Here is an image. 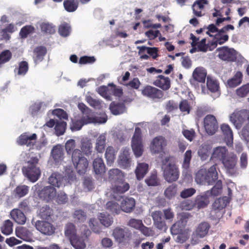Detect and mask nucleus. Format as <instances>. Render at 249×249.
Returning <instances> with one entry per match:
<instances>
[{
	"mask_svg": "<svg viewBox=\"0 0 249 249\" xmlns=\"http://www.w3.org/2000/svg\"><path fill=\"white\" fill-rule=\"evenodd\" d=\"M163 175L164 179L168 182L177 180L179 178L178 168L175 163H168L162 166Z\"/></svg>",
	"mask_w": 249,
	"mask_h": 249,
	"instance_id": "39448f33",
	"label": "nucleus"
},
{
	"mask_svg": "<svg viewBox=\"0 0 249 249\" xmlns=\"http://www.w3.org/2000/svg\"><path fill=\"white\" fill-rule=\"evenodd\" d=\"M195 207L194 201L192 200H186L180 204V208L182 210L190 211Z\"/></svg>",
	"mask_w": 249,
	"mask_h": 249,
	"instance_id": "69168bd1",
	"label": "nucleus"
},
{
	"mask_svg": "<svg viewBox=\"0 0 249 249\" xmlns=\"http://www.w3.org/2000/svg\"><path fill=\"white\" fill-rule=\"evenodd\" d=\"M192 158V152L191 150H187L184 154L183 160L182 163L183 174L186 175L190 172L191 160Z\"/></svg>",
	"mask_w": 249,
	"mask_h": 249,
	"instance_id": "393cba45",
	"label": "nucleus"
},
{
	"mask_svg": "<svg viewBox=\"0 0 249 249\" xmlns=\"http://www.w3.org/2000/svg\"><path fill=\"white\" fill-rule=\"evenodd\" d=\"M41 183H37L33 189L36 192L38 196L47 201L52 200L56 196V191L55 189L51 186L44 187L42 189Z\"/></svg>",
	"mask_w": 249,
	"mask_h": 249,
	"instance_id": "423d86ee",
	"label": "nucleus"
},
{
	"mask_svg": "<svg viewBox=\"0 0 249 249\" xmlns=\"http://www.w3.org/2000/svg\"><path fill=\"white\" fill-rule=\"evenodd\" d=\"M106 137L105 134L100 135L96 139L95 149L98 152L103 153L105 149Z\"/></svg>",
	"mask_w": 249,
	"mask_h": 249,
	"instance_id": "4c0bfd02",
	"label": "nucleus"
},
{
	"mask_svg": "<svg viewBox=\"0 0 249 249\" xmlns=\"http://www.w3.org/2000/svg\"><path fill=\"white\" fill-rule=\"evenodd\" d=\"M182 133L185 138L190 142H192L196 136V133L193 129H183Z\"/></svg>",
	"mask_w": 249,
	"mask_h": 249,
	"instance_id": "338daca9",
	"label": "nucleus"
},
{
	"mask_svg": "<svg viewBox=\"0 0 249 249\" xmlns=\"http://www.w3.org/2000/svg\"><path fill=\"white\" fill-rule=\"evenodd\" d=\"M29 69V65L27 62L22 61L18 64V74L24 75L26 74Z\"/></svg>",
	"mask_w": 249,
	"mask_h": 249,
	"instance_id": "bf43d9fd",
	"label": "nucleus"
},
{
	"mask_svg": "<svg viewBox=\"0 0 249 249\" xmlns=\"http://www.w3.org/2000/svg\"><path fill=\"white\" fill-rule=\"evenodd\" d=\"M118 163L123 168H126L130 166V158L129 150L124 149L119 156Z\"/></svg>",
	"mask_w": 249,
	"mask_h": 249,
	"instance_id": "5701e85b",
	"label": "nucleus"
},
{
	"mask_svg": "<svg viewBox=\"0 0 249 249\" xmlns=\"http://www.w3.org/2000/svg\"><path fill=\"white\" fill-rule=\"evenodd\" d=\"M70 242L75 249H84L86 247L83 238L77 235L71 239Z\"/></svg>",
	"mask_w": 249,
	"mask_h": 249,
	"instance_id": "de8ad7c7",
	"label": "nucleus"
},
{
	"mask_svg": "<svg viewBox=\"0 0 249 249\" xmlns=\"http://www.w3.org/2000/svg\"><path fill=\"white\" fill-rule=\"evenodd\" d=\"M47 53V49L44 46H38L33 51V59L35 63L40 62L44 59Z\"/></svg>",
	"mask_w": 249,
	"mask_h": 249,
	"instance_id": "a878e982",
	"label": "nucleus"
},
{
	"mask_svg": "<svg viewBox=\"0 0 249 249\" xmlns=\"http://www.w3.org/2000/svg\"><path fill=\"white\" fill-rule=\"evenodd\" d=\"M209 191H206L197 196L194 201L195 207L199 209L206 207L209 203Z\"/></svg>",
	"mask_w": 249,
	"mask_h": 249,
	"instance_id": "f3484780",
	"label": "nucleus"
},
{
	"mask_svg": "<svg viewBox=\"0 0 249 249\" xmlns=\"http://www.w3.org/2000/svg\"><path fill=\"white\" fill-rule=\"evenodd\" d=\"M98 218L101 223L106 227H109L113 222L112 217L110 214L105 213H100Z\"/></svg>",
	"mask_w": 249,
	"mask_h": 249,
	"instance_id": "79ce46f5",
	"label": "nucleus"
},
{
	"mask_svg": "<svg viewBox=\"0 0 249 249\" xmlns=\"http://www.w3.org/2000/svg\"><path fill=\"white\" fill-rule=\"evenodd\" d=\"M209 154L208 147L206 145L200 146L198 150V155L202 160H206L209 157Z\"/></svg>",
	"mask_w": 249,
	"mask_h": 249,
	"instance_id": "680f3d73",
	"label": "nucleus"
},
{
	"mask_svg": "<svg viewBox=\"0 0 249 249\" xmlns=\"http://www.w3.org/2000/svg\"><path fill=\"white\" fill-rule=\"evenodd\" d=\"M206 76L207 71L202 68H196L193 73L194 79L199 83H204Z\"/></svg>",
	"mask_w": 249,
	"mask_h": 249,
	"instance_id": "c85d7f7f",
	"label": "nucleus"
},
{
	"mask_svg": "<svg viewBox=\"0 0 249 249\" xmlns=\"http://www.w3.org/2000/svg\"><path fill=\"white\" fill-rule=\"evenodd\" d=\"M109 109L112 114L117 115L125 111V106L124 103L112 102L109 105Z\"/></svg>",
	"mask_w": 249,
	"mask_h": 249,
	"instance_id": "7c9ffc66",
	"label": "nucleus"
},
{
	"mask_svg": "<svg viewBox=\"0 0 249 249\" xmlns=\"http://www.w3.org/2000/svg\"><path fill=\"white\" fill-rule=\"evenodd\" d=\"M192 217V215L191 213L187 212H182L178 214V221L186 227L189 219Z\"/></svg>",
	"mask_w": 249,
	"mask_h": 249,
	"instance_id": "052dcab7",
	"label": "nucleus"
},
{
	"mask_svg": "<svg viewBox=\"0 0 249 249\" xmlns=\"http://www.w3.org/2000/svg\"><path fill=\"white\" fill-rule=\"evenodd\" d=\"M81 149L86 155L91 154L92 149V145L91 140L85 139L81 141Z\"/></svg>",
	"mask_w": 249,
	"mask_h": 249,
	"instance_id": "c03bdc74",
	"label": "nucleus"
},
{
	"mask_svg": "<svg viewBox=\"0 0 249 249\" xmlns=\"http://www.w3.org/2000/svg\"><path fill=\"white\" fill-rule=\"evenodd\" d=\"M216 51L219 52V58L223 60L233 62L237 59V53L233 49L223 46L218 48Z\"/></svg>",
	"mask_w": 249,
	"mask_h": 249,
	"instance_id": "9d476101",
	"label": "nucleus"
},
{
	"mask_svg": "<svg viewBox=\"0 0 249 249\" xmlns=\"http://www.w3.org/2000/svg\"><path fill=\"white\" fill-rule=\"evenodd\" d=\"M221 162L229 174L231 176L236 174L235 166L237 163V157L235 155H228Z\"/></svg>",
	"mask_w": 249,
	"mask_h": 249,
	"instance_id": "f8f14e48",
	"label": "nucleus"
},
{
	"mask_svg": "<svg viewBox=\"0 0 249 249\" xmlns=\"http://www.w3.org/2000/svg\"><path fill=\"white\" fill-rule=\"evenodd\" d=\"M93 167L96 174H102L105 172V165L101 158H97L94 160Z\"/></svg>",
	"mask_w": 249,
	"mask_h": 249,
	"instance_id": "72a5a7b5",
	"label": "nucleus"
},
{
	"mask_svg": "<svg viewBox=\"0 0 249 249\" xmlns=\"http://www.w3.org/2000/svg\"><path fill=\"white\" fill-rule=\"evenodd\" d=\"M51 155L55 162H58L62 160L64 158L63 147L60 144L53 146L51 151Z\"/></svg>",
	"mask_w": 249,
	"mask_h": 249,
	"instance_id": "bb28decb",
	"label": "nucleus"
},
{
	"mask_svg": "<svg viewBox=\"0 0 249 249\" xmlns=\"http://www.w3.org/2000/svg\"><path fill=\"white\" fill-rule=\"evenodd\" d=\"M67 123L64 121H59L56 123L54 130L56 136H59L63 135L65 132Z\"/></svg>",
	"mask_w": 249,
	"mask_h": 249,
	"instance_id": "5fc2aeb1",
	"label": "nucleus"
},
{
	"mask_svg": "<svg viewBox=\"0 0 249 249\" xmlns=\"http://www.w3.org/2000/svg\"><path fill=\"white\" fill-rule=\"evenodd\" d=\"M106 209L113 214H118L121 210V206L113 201H108L106 203Z\"/></svg>",
	"mask_w": 249,
	"mask_h": 249,
	"instance_id": "09e8293b",
	"label": "nucleus"
},
{
	"mask_svg": "<svg viewBox=\"0 0 249 249\" xmlns=\"http://www.w3.org/2000/svg\"><path fill=\"white\" fill-rule=\"evenodd\" d=\"M36 139L37 135L36 134L34 133L31 135H29L28 133L26 132L22 134L19 137L18 142L20 145H26L30 148H33Z\"/></svg>",
	"mask_w": 249,
	"mask_h": 249,
	"instance_id": "4468645a",
	"label": "nucleus"
},
{
	"mask_svg": "<svg viewBox=\"0 0 249 249\" xmlns=\"http://www.w3.org/2000/svg\"><path fill=\"white\" fill-rule=\"evenodd\" d=\"M243 75L241 72L237 71L231 78L227 81V84L230 88H235L240 85L242 82Z\"/></svg>",
	"mask_w": 249,
	"mask_h": 249,
	"instance_id": "ea45409f",
	"label": "nucleus"
},
{
	"mask_svg": "<svg viewBox=\"0 0 249 249\" xmlns=\"http://www.w3.org/2000/svg\"><path fill=\"white\" fill-rule=\"evenodd\" d=\"M210 227V225L208 222H202L196 227L195 233L197 237L203 238L207 235Z\"/></svg>",
	"mask_w": 249,
	"mask_h": 249,
	"instance_id": "412c9836",
	"label": "nucleus"
},
{
	"mask_svg": "<svg viewBox=\"0 0 249 249\" xmlns=\"http://www.w3.org/2000/svg\"><path fill=\"white\" fill-rule=\"evenodd\" d=\"M53 214V210L49 206L42 207L39 211V215L42 219H49Z\"/></svg>",
	"mask_w": 249,
	"mask_h": 249,
	"instance_id": "603ef678",
	"label": "nucleus"
},
{
	"mask_svg": "<svg viewBox=\"0 0 249 249\" xmlns=\"http://www.w3.org/2000/svg\"><path fill=\"white\" fill-rule=\"evenodd\" d=\"M207 86L208 89L212 92H216L219 91V83L217 80L207 76Z\"/></svg>",
	"mask_w": 249,
	"mask_h": 249,
	"instance_id": "e433bc0d",
	"label": "nucleus"
},
{
	"mask_svg": "<svg viewBox=\"0 0 249 249\" xmlns=\"http://www.w3.org/2000/svg\"><path fill=\"white\" fill-rule=\"evenodd\" d=\"M177 186L176 185L172 184L167 187L164 191V195L168 199H171L177 193Z\"/></svg>",
	"mask_w": 249,
	"mask_h": 249,
	"instance_id": "13d9d810",
	"label": "nucleus"
},
{
	"mask_svg": "<svg viewBox=\"0 0 249 249\" xmlns=\"http://www.w3.org/2000/svg\"><path fill=\"white\" fill-rule=\"evenodd\" d=\"M249 93V83L245 85L236 90V94L241 97H244Z\"/></svg>",
	"mask_w": 249,
	"mask_h": 249,
	"instance_id": "774afa93",
	"label": "nucleus"
},
{
	"mask_svg": "<svg viewBox=\"0 0 249 249\" xmlns=\"http://www.w3.org/2000/svg\"><path fill=\"white\" fill-rule=\"evenodd\" d=\"M221 129L224 135V140L228 146H231L233 144L232 131L229 125L223 124L221 126Z\"/></svg>",
	"mask_w": 249,
	"mask_h": 249,
	"instance_id": "b1692460",
	"label": "nucleus"
},
{
	"mask_svg": "<svg viewBox=\"0 0 249 249\" xmlns=\"http://www.w3.org/2000/svg\"><path fill=\"white\" fill-rule=\"evenodd\" d=\"M153 84L163 90L169 89L171 87V81L169 77L162 75H158L154 81Z\"/></svg>",
	"mask_w": 249,
	"mask_h": 249,
	"instance_id": "a211bd4d",
	"label": "nucleus"
},
{
	"mask_svg": "<svg viewBox=\"0 0 249 249\" xmlns=\"http://www.w3.org/2000/svg\"><path fill=\"white\" fill-rule=\"evenodd\" d=\"M65 234L69 239L70 241L77 236L76 227L73 223H68L66 225Z\"/></svg>",
	"mask_w": 249,
	"mask_h": 249,
	"instance_id": "58836bf2",
	"label": "nucleus"
},
{
	"mask_svg": "<svg viewBox=\"0 0 249 249\" xmlns=\"http://www.w3.org/2000/svg\"><path fill=\"white\" fill-rule=\"evenodd\" d=\"M12 53L8 50L2 51L0 53V68L1 65L8 62L12 58Z\"/></svg>",
	"mask_w": 249,
	"mask_h": 249,
	"instance_id": "4d7b16f0",
	"label": "nucleus"
},
{
	"mask_svg": "<svg viewBox=\"0 0 249 249\" xmlns=\"http://www.w3.org/2000/svg\"><path fill=\"white\" fill-rule=\"evenodd\" d=\"M29 187L26 185L18 186L14 190L15 196L18 197H22L28 194Z\"/></svg>",
	"mask_w": 249,
	"mask_h": 249,
	"instance_id": "3c124183",
	"label": "nucleus"
},
{
	"mask_svg": "<svg viewBox=\"0 0 249 249\" xmlns=\"http://www.w3.org/2000/svg\"><path fill=\"white\" fill-rule=\"evenodd\" d=\"M142 94L154 100H159L163 97V91L155 87L147 85L142 90Z\"/></svg>",
	"mask_w": 249,
	"mask_h": 249,
	"instance_id": "9b49d317",
	"label": "nucleus"
},
{
	"mask_svg": "<svg viewBox=\"0 0 249 249\" xmlns=\"http://www.w3.org/2000/svg\"><path fill=\"white\" fill-rule=\"evenodd\" d=\"M230 200L229 198L227 196H224L216 199L213 203L212 207L214 210H221L224 209L229 203Z\"/></svg>",
	"mask_w": 249,
	"mask_h": 249,
	"instance_id": "f704fd0d",
	"label": "nucleus"
},
{
	"mask_svg": "<svg viewBox=\"0 0 249 249\" xmlns=\"http://www.w3.org/2000/svg\"><path fill=\"white\" fill-rule=\"evenodd\" d=\"M11 218L17 224L23 225L26 221L24 213L19 209H14L10 213Z\"/></svg>",
	"mask_w": 249,
	"mask_h": 249,
	"instance_id": "6ab92c4d",
	"label": "nucleus"
},
{
	"mask_svg": "<svg viewBox=\"0 0 249 249\" xmlns=\"http://www.w3.org/2000/svg\"><path fill=\"white\" fill-rule=\"evenodd\" d=\"M217 166V164H214L211 166L208 170L205 168L199 170L196 174V182L200 185L213 184L218 179Z\"/></svg>",
	"mask_w": 249,
	"mask_h": 249,
	"instance_id": "f03ea898",
	"label": "nucleus"
},
{
	"mask_svg": "<svg viewBox=\"0 0 249 249\" xmlns=\"http://www.w3.org/2000/svg\"><path fill=\"white\" fill-rule=\"evenodd\" d=\"M121 210L126 213L133 211L135 206V200L132 197H125L121 204Z\"/></svg>",
	"mask_w": 249,
	"mask_h": 249,
	"instance_id": "aec40b11",
	"label": "nucleus"
},
{
	"mask_svg": "<svg viewBox=\"0 0 249 249\" xmlns=\"http://www.w3.org/2000/svg\"><path fill=\"white\" fill-rule=\"evenodd\" d=\"M78 0H64L63 5L65 9L68 12H73L78 7Z\"/></svg>",
	"mask_w": 249,
	"mask_h": 249,
	"instance_id": "a19ab883",
	"label": "nucleus"
},
{
	"mask_svg": "<svg viewBox=\"0 0 249 249\" xmlns=\"http://www.w3.org/2000/svg\"><path fill=\"white\" fill-rule=\"evenodd\" d=\"M38 163L39 159L36 157H32L25 162L22 168L24 176L32 182L36 181L41 176Z\"/></svg>",
	"mask_w": 249,
	"mask_h": 249,
	"instance_id": "f257e3e1",
	"label": "nucleus"
},
{
	"mask_svg": "<svg viewBox=\"0 0 249 249\" xmlns=\"http://www.w3.org/2000/svg\"><path fill=\"white\" fill-rule=\"evenodd\" d=\"M36 229L45 235H51L55 231L54 227L50 223L44 221H37L35 224Z\"/></svg>",
	"mask_w": 249,
	"mask_h": 249,
	"instance_id": "2eb2a0df",
	"label": "nucleus"
},
{
	"mask_svg": "<svg viewBox=\"0 0 249 249\" xmlns=\"http://www.w3.org/2000/svg\"><path fill=\"white\" fill-rule=\"evenodd\" d=\"M185 228V226L177 221L171 226L170 229L171 233L172 235H178L177 239L180 240L181 236L180 235L184 233Z\"/></svg>",
	"mask_w": 249,
	"mask_h": 249,
	"instance_id": "2f4dec72",
	"label": "nucleus"
},
{
	"mask_svg": "<svg viewBox=\"0 0 249 249\" xmlns=\"http://www.w3.org/2000/svg\"><path fill=\"white\" fill-rule=\"evenodd\" d=\"M127 225L131 228L139 230L141 227L143 226V223L142 220L131 218L128 221Z\"/></svg>",
	"mask_w": 249,
	"mask_h": 249,
	"instance_id": "e2e57ef3",
	"label": "nucleus"
},
{
	"mask_svg": "<svg viewBox=\"0 0 249 249\" xmlns=\"http://www.w3.org/2000/svg\"><path fill=\"white\" fill-rule=\"evenodd\" d=\"M64 177L58 173H53L49 178V182L53 186L59 187L63 184Z\"/></svg>",
	"mask_w": 249,
	"mask_h": 249,
	"instance_id": "473e14b6",
	"label": "nucleus"
},
{
	"mask_svg": "<svg viewBox=\"0 0 249 249\" xmlns=\"http://www.w3.org/2000/svg\"><path fill=\"white\" fill-rule=\"evenodd\" d=\"M145 181L147 185L149 186H157L160 183L157 178V174L154 173L151 174V175L145 179Z\"/></svg>",
	"mask_w": 249,
	"mask_h": 249,
	"instance_id": "0e129e2a",
	"label": "nucleus"
},
{
	"mask_svg": "<svg viewBox=\"0 0 249 249\" xmlns=\"http://www.w3.org/2000/svg\"><path fill=\"white\" fill-rule=\"evenodd\" d=\"M203 124L206 132L209 135H213L218 130V122L213 115H206L203 119Z\"/></svg>",
	"mask_w": 249,
	"mask_h": 249,
	"instance_id": "6e6552de",
	"label": "nucleus"
},
{
	"mask_svg": "<svg viewBox=\"0 0 249 249\" xmlns=\"http://www.w3.org/2000/svg\"><path fill=\"white\" fill-rule=\"evenodd\" d=\"M208 3L207 0H196L192 5L193 13L196 17H200L205 15L202 10L204 8V5Z\"/></svg>",
	"mask_w": 249,
	"mask_h": 249,
	"instance_id": "4be33fe9",
	"label": "nucleus"
},
{
	"mask_svg": "<svg viewBox=\"0 0 249 249\" xmlns=\"http://www.w3.org/2000/svg\"><path fill=\"white\" fill-rule=\"evenodd\" d=\"M116 157V152L112 146H108L106 150L105 158L107 164H111L113 163Z\"/></svg>",
	"mask_w": 249,
	"mask_h": 249,
	"instance_id": "49530a36",
	"label": "nucleus"
},
{
	"mask_svg": "<svg viewBox=\"0 0 249 249\" xmlns=\"http://www.w3.org/2000/svg\"><path fill=\"white\" fill-rule=\"evenodd\" d=\"M227 156L228 150L226 147H217L214 149L211 158L222 161Z\"/></svg>",
	"mask_w": 249,
	"mask_h": 249,
	"instance_id": "cd10ccee",
	"label": "nucleus"
},
{
	"mask_svg": "<svg viewBox=\"0 0 249 249\" xmlns=\"http://www.w3.org/2000/svg\"><path fill=\"white\" fill-rule=\"evenodd\" d=\"M167 146V141L162 136H157L154 138L150 145V149L153 154L163 153Z\"/></svg>",
	"mask_w": 249,
	"mask_h": 249,
	"instance_id": "1a4fd4ad",
	"label": "nucleus"
},
{
	"mask_svg": "<svg viewBox=\"0 0 249 249\" xmlns=\"http://www.w3.org/2000/svg\"><path fill=\"white\" fill-rule=\"evenodd\" d=\"M41 32L46 35H52L55 32V26L49 22H42L40 24Z\"/></svg>",
	"mask_w": 249,
	"mask_h": 249,
	"instance_id": "a18cd8bd",
	"label": "nucleus"
},
{
	"mask_svg": "<svg viewBox=\"0 0 249 249\" xmlns=\"http://www.w3.org/2000/svg\"><path fill=\"white\" fill-rule=\"evenodd\" d=\"M75 222L81 223L84 222L87 219V214L82 210H76L72 215Z\"/></svg>",
	"mask_w": 249,
	"mask_h": 249,
	"instance_id": "8fccbe9b",
	"label": "nucleus"
},
{
	"mask_svg": "<svg viewBox=\"0 0 249 249\" xmlns=\"http://www.w3.org/2000/svg\"><path fill=\"white\" fill-rule=\"evenodd\" d=\"M230 120L235 125H241L246 121H249V110L243 109L231 114Z\"/></svg>",
	"mask_w": 249,
	"mask_h": 249,
	"instance_id": "ddd939ff",
	"label": "nucleus"
},
{
	"mask_svg": "<svg viewBox=\"0 0 249 249\" xmlns=\"http://www.w3.org/2000/svg\"><path fill=\"white\" fill-rule=\"evenodd\" d=\"M71 31L70 25L66 22L61 24L58 28V32L59 34L64 37L68 36Z\"/></svg>",
	"mask_w": 249,
	"mask_h": 249,
	"instance_id": "6e6d98bb",
	"label": "nucleus"
},
{
	"mask_svg": "<svg viewBox=\"0 0 249 249\" xmlns=\"http://www.w3.org/2000/svg\"><path fill=\"white\" fill-rule=\"evenodd\" d=\"M13 224L10 220H6L4 221L1 228V232L6 235H9L13 232Z\"/></svg>",
	"mask_w": 249,
	"mask_h": 249,
	"instance_id": "864d4df0",
	"label": "nucleus"
},
{
	"mask_svg": "<svg viewBox=\"0 0 249 249\" xmlns=\"http://www.w3.org/2000/svg\"><path fill=\"white\" fill-rule=\"evenodd\" d=\"M228 39V35H220L219 34H216L214 36L213 40L212 41L211 45L215 48L217 46V44H223L227 41Z\"/></svg>",
	"mask_w": 249,
	"mask_h": 249,
	"instance_id": "37998d69",
	"label": "nucleus"
},
{
	"mask_svg": "<svg viewBox=\"0 0 249 249\" xmlns=\"http://www.w3.org/2000/svg\"><path fill=\"white\" fill-rule=\"evenodd\" d=\"M124 178V176L122 172L118 169H111L108 172V179L111 182V183Z\"/></svg>",
	"mask_w": 249,
	"mask_h": 249,
	"instance_id": "c9c22d12",
	"label": "nucleus"
},
{
	"mask_svg": "<svg viewBox=\"0 0 249 249\" xmlns=\"http://www.w3.org/2000/svg\"><path fill=\"white\" fill-rule=\"evenodd\" d=\"M131 147L133 152L137 157L141 156L143 153L142 131L140 127L135 129L134 134L132 138Z\"/></svg>",
	"mask_w": 249,
	"mask_h": 249,
	"instance_id": "0eeeda50",
	"label": "nucleus"
},
{
	"mask_svg": "<svg viewBox=\"0 0 249 249\" xmlns=\"http://www.w3.org/2000/svg\"><path fill=\"white\" fill-rule=\"evenodd\" d=\"M129 184L125 181L124 178L112 183L111 190L113 193L115 194H124L129 189Z\"/></svg>",
	"mask_w": 249,
	"mask_h": 249,
	"instance_id": "dca6fc26",
	"label": "nucleus"
},
{
	"mask_svg": "<svg viewBox=\"0 0 249 249\" xmlns=\"http://www.w3.org/2000/svg\"><path fill=\"white\" fill-rule=\"evenodd\" d=\"M112 236L118 244L126 246L130 244L132 233L128 228L117 226L112 230Z\"/></svg>",
	"mask_w": 249,
	"mask_h": 249,
	"instance_id": "20e7f679",
	"label": "nucleus"
},
{
	"mask_svg": "<svg viewBox=\"0 0 249 249\" xmlns=\"http://www.w3.org/2000/svg\"><path fill=\"white\" fill-rule=\"evenodd\" d=\"M149 165L145 163H139L135 170L137 179L141 180L144 178L148 171Z\"/></svg>",
	"mask_w": 249,
	"mask_h": 249,
	"instance_id": "c756f323",
	"label": "nucleus"
},
{
	"mask_svg": "<svg viewBox=\"0 0 249 249\" xmlns=\"http://www.w3.org/2000/svg\"><path fill=\"white\" fill-rule=\"evenodd\" d=\"M71 160L73 166L79 175H83L87 171L89 161L79 149H75L72 153Z\"/></svg>",
	"mask_w": 249,
	"mask_h": 249,
	"instance_id": "7ed1b4c3",
	"label": "nucleus"
}]
</instances>
